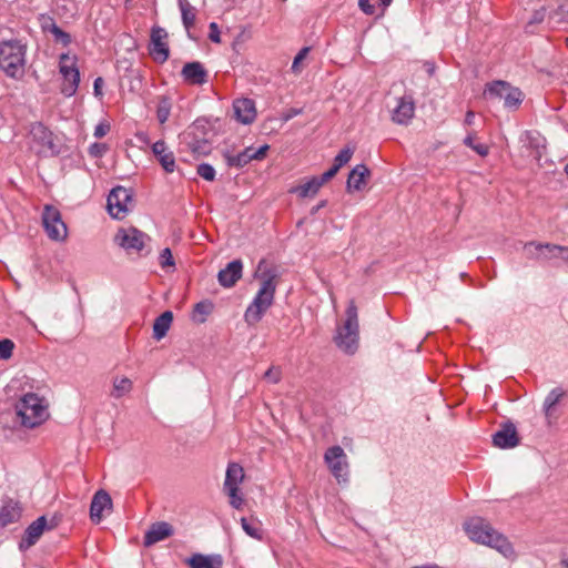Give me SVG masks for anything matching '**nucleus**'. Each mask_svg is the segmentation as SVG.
<instances>
[{"mask_svg":"<svg viewBox=\"0 0 568 568\" xmlns=\"http://www.w3.org/2000/svg\"><path fill=\"white\" fill-rule=\"evenodd\" d=\"M254 276L261 281V286L244 313V320L251 326L257 324L273 305L280 272L276 266L261 260Z\"/></svg>","mask_w":568,"mask_h":568,"instance_id":"obj_1","label":"nucleus"},{"mask_svg":"<svg viewBox=\"0 0 568 568\" xmlns=\"http://www.w3.org/2000/svg\"><path fill=\"white\" fill-rule=\"evenodd\" d=\"M464 528L473 541L495 548L505 557L514 554L513 546L507 538L494 529L486 519L473 517L464 524Z\"/></svg>","mask_w":568,"mask_h":568,"instance_id":"obj_2","label":"nucleus"},{"mask_svg":"<svg viewBox=\"0 0 568 568\" xmlns=\"http://www.w3.org/2000/svg\"><path fill=\"white\" fill-rule=\"evenodd\" d=\"M212 131L203 120H196L179 136L182 151H189L195 156L207 155L212 151Z\"/></svg>","mask_w":568,"mask_h":568,"instance_id":"obj_3","label":"nucleus"},{"mask_svg":"<svg viewBox=\"0 0 568 568\" xmlns=\"http://www.w3.org/2000/svg\"><path fill=\"white\" fill-rule=\"evenodd\" d=\"M27 45L19 39L0 41V69L10 78L24 73Z\"/></svg>","mask_w":568,"mask_h":568,"instance_id":"obj_4","label":"nucleus"},{"mask_svg":"<svg viewBox=\"0 0 568 568\" xmlns=\"http://www.w3.org/2000/svg\"><path fill=\"white\" fill-rule=\"evenodd\" d=\"M16 414L23 427L34 428L44 423L49 416L44 399L34 393L23 395L16 404Z\"/></svg>","mask_w":568,"mask_h":568,"instance_id":"obj_5","label":"nucleus"},{"mask_svg":"<svg viewBox=\"0 0 568 568\" xmlns=\"http://www.w3.org/2000/svg\"><path fill=\"white\" fill-rule=\"evenodd\" d=\"M346 320L337 329L335 342L347 354H354L358 346V314L354 300H351L346 308Z\"/></svg>","mask_w":568,"mask_h":568,"instance_id":"obj_6","label":"nucleus"},{"mask_svg":"<svg viewBox=\"0 0 568 568\" xmlns=\"http://www.w3.org/2000/svg\"><path fill=\"white\" fill-rule=\"evenodd\" d=\"M484 95L487 99L503 100L504 106L511 111L518 110L525 98V94L519 88L503 80H496L487 83L484 90Z\"/></svg>","mask_w":568,"mask_h":568,"instance_id":"obj_7","label":"nucleus"},{"mask_svg":"<svg viewBox=\"0 0 568 568\" xmlns=\"http://www.w3.org/2000/svg\"><path fill=\"white\" fill-rule=\"evenodd\" d=\"M567 251L568 248L566 246L535 241L526 243L523 247L524 255L527 260L540 264H555L558 258H564V254Z\"/></svg>","mask_w":568,"mask_h":568,"instance_id":"obj_8","label":"nucleus"},{"mask_svg":"<svg viewBox=\"0 0 568 568\" xmlns=\"http://www.w3.org/2000/svg\"><path fill=\"white\" fill-rule=\"evenodd\" d=\"M59 70L63 77L61 93L68 98L74 95L80 83L77 58L70 57L68 53H62L60 55Z\"/></svg>","mask_w":568,"mask_h":568,"instance_id":"obj_9","label":"nucleus"},{"mask_svg":"<svg viewBox=\"0 0 568 568\" xmlns=\"http://www.w3.org/2000/svg\"><path fill=\"white\" fill-rule=\"evenodd\" d=\"M60 523V517L53 516L48 520L45 516H40L32 521L27 529L19 542V549L26 551L38 542L40 537L45 530L54 529Z\"/></svg>","mask_w":568,"mask_h":568,"instance_id":"obj_10","label":"nucleus"},{"mask_svg":"<svg viewBox=\"0 0 568 568\" xmlns=\"http://www.w3.org/2000/svg\"><path fill=\"white\" fill-rule=\"evenodd\" d=\"M150 237L135 227H121L114 235V243L122 247L128 254H140Z\"/></svg>","mask_w":568,"mask_h":568,"instance_id":"obj_11","label":"nucleus"},{"mask_svg":"<svg viewBox=\"0 0 568 568\" xmlns=\"http://www.w3.org/2000/svg\"><path fill=\"white\" fill-rule=\"evenodd\" d=\"M324 460L338 483H346L348 480L347 456L341 446L329 447L325 452Z\"/></svg>","mask_w":568,"mask_h":568,"instance_id":"obj_12","label":"nucleus"},{"mask_svg":"<svg viewBox=\"0 0 568 568\" xmlns=\"http://www.w3.org/2000/svg\"><path fill=\"white\" fill-rule=\"evenodd\" d=\"M42 223L49 239L53 241H63L67 237V225L62 221L61 213L57 207L52 205L44 206Z\"/></svg>","mask_w":568,"mask_h":568,"instance_id":"obj_13","label":"nucleus"},{"mask_svg":"<svg viewBox=\"0 0 568 568\" xmlns=\"http://www.w3.org/2000/svg\"><path fill=\"white\" fill-rule=\"evenodd\" d=\"M566 398V390L561 387H556L546 396L542 405V410L546 417L547 425L552 427L557 425L558 419L562 416L565 406L562 400Z\"/></svg>","mask_w":568,"mask_h":568,"instance_id":"obj_14","label":"nucleus"},{"mask_svg":"<svg viewBox=\"0 0 568 568\" xmlns=\"http://www.w3.org/2000/svg\"><path fill=\"white\" fill-rule=\"evenodd\" d=\"M132 203L131 191L124 186H115L108 196V211L112 217L122 219L129 212Z\"/></svg>","mask_w":568,"mask_h":568,"instance_id":"obj_15","label":"nucleus"},{"mask_svg":"<svg viewBox=\"0 0 568 568\" xmlns=\"http://www.w3.org/2000/svg\"><path fill=\"white\" fill-rule=\"evenodd\" d=\"M30 135L37 144L41 146L40 153L45 155H58L60 153L59 145L54 142L53 133L41 122L31 124Z\"/></svg>","mask_w":568,"mask_h":568,"instance_id":"obj_16","label":"nucleus"},{"mask_svg":"<svg viewBox=\"0 0 568 568\" xmlns=\"http://www.w3.org/2000/svg\"><path fill=\"white\" fill-rule=\"evenodd\" d=\"M166 39L168 32L164 28L154 26L151 29L149 53L159 63H164L170 55Z\"/></svg>","mask_w":568,"mask_h":568,"instance_id":"obj_17","label":"nucleus"},{"mask_svg":"<svg viewBox=\"0 0 568 568\" xmlns=\"http://www.w3.org/2000/svg\"><path fill=\"white\" fill-rule=\"evenodd\" d=\"M520 436L516 426L511 422H505L499 425V429L493 435V444L500 449H510L518 446Z\"/></svg>","mask_w":568,"mask_h":568,"instance_id":"obj_18","label":"nucleus"},{"mask_svg":"<svg viewBox=\"0 0 568 568\" xmlns=\"http://www.w3.org/2000/svg\"><path fill=\"white\" fill-rule=\"evenodd\" d=\"M112 509V499L108 491L104 489L98 490L91 500L90 518L94 524L102 520V513Z\"/></svg>","mask_w":568,"mask_h":568,"instance_id":"obj_19","label":"nucleus"},{"mask_svg":"<svg viewBox=\"0 0 568 568\" xmlns=\"http://www.w3.org/2000/svg\"><path fill=\"white\" fill-rule=\"evenodd\" d=\"M174 534V528L166 521L153 523L144 535L143 545L150 547L159 541H162Z\"/></svg>","mask_w":568,"mask_h":568,"instance_id":"obj_20","label":"nucleus"},{"mask_svg":"<svg viewBox=\"0 0 568 568\" xmlns=\"http://www.w3.org/2000/svg\"><path fill=\"white\" fill-rule=\"evenodd\" d=\"M415 113V103L412 97L404 95L398 99L397 105L392 111V120L397 124H408Z\"/></svg>","mask_w":568,"mask_h":568,"instance_id":"obj_21","label":"nucleus"},{"mask_svg":"<svg viewBox=\"0 0 568 568\" xmlns=\"http://www.w3.org/2000/svg\"><path fill=\"white\" fill-rule=\"evenodd\" d=\"M181 75L186 83L193 85H202L207 81V71L199 61L185 63L182 68Z\"/></svg>","mask_w":568,"mask_h":568,"instance_id":"obj_22","label":"nucleus"},{"mask_svg":"<svg viewBox=\"0 0 568 568\" xmlns=\"http://www.w3.org/2000/svg\"><path fill=\"white\" fill-rule=\"evenodd\" d=\"M243 263L241 260L230 262L225 268H222L217 274L219 283L223 287H233L236 282L242 277Z\"/></svg>","mask_w":568,"mask_h":568,"instance_id":"obj_23","label":"nucleus"},{"mask_svg":"<svg viewBox=\"0 0 568 568\" xmlns=\"http://www.w3.org/2000/svg\"><path fill=\"white\" fill-rule=\"evenodd\" d=\"M233 110L239 122L250 124L256 116L255 103L253 100L243 98L233 102Z\"/></svg>","mask_w":568,"mask_h":568,"instance_id":"obj_24","label":"nucleus"},{"mask_svg":"<svg viewBox=\"0 0 568 568\" xmlns=\"http://www.w3.org/2000/svg\"><path fill=\"white\" fill-rule=\"evenodd\" d=\"M152 152L156 160L166 173H172L175 170V158L172 151H170L163 140L156 141L152 145Z\"/></svg>","mask_w":568,"mask_h":568,"instance_id":"obj_25","label":"nucleus"},{"mask_svg":"<svg viewBox=\"0 0 568 568\" xmlns=\"http://www.w3.org/2000/svg\"><path fill=\"white\" fill-rule=\"evenodd\" d=\"M22 515V508L18 501L9 499L3 501L0 507V527H7L8 525L19 521Z\"/></svg>","mask_w":568,"mask_h":568,"instance_id":"obj_26","label":"nucleus"},{"mask_svg":"<svg viewBox=\"0 0 568 568\" xmlns=\"http://www.w3.org/2000/svg\"><path fill=\"white\" fill-rule=\"evenodd\" d=\"M524 145L531 151V155L536 161L541 159L546 149V139L537 131H526L521 139Z\"/></svg>","mask_w":568,"mask_h":568,"instance_id":"obj_27","label":"nucleus"},{"mask_svg":"<svg viewBox=\"0 0 568 568\" xmlns=\"http://www.w3.org/2000/svg\"><path fill=\"white\" fill-rule=\"evenodd\" d=\"M371 171L365 164H357L348 174L346 189L348 192L362 191L366 186V178Z\"/></svg>","mask_w":568,"mask_h":568,"instance_id":"obj_28","label":"nucleus"},{"mask_svg":"<svg viewBox=\"0 0 568 568\" xmlns=\"http://www.w3.org/2000/svg\"><path fill=\"white\" fill-rule=\"evenodd\" d=\"M191 568H222L223 557L221 555L194 554L186 559Z\"/></svg>","mask_w":568,"mask_h":568,"instance_id":"obj_29","label":"nucleus"},{"mask_svg":"<svg viewBox=\"0 0 568 568\" xmlns=\"http://www.w3.org/2000/svg\"><path fill=\"white\" fill-rule=\"evenodd\" d=\"M244 479V469L237 463H230L226 468L225 480L223 485L224 488H230L232 494H234L235 488H239V485Z\"/></svg>","mask_w":568,"mask_h":568,"instance_id":"obj_30","label":"nucleus"},{"mask_svg":"<svg viewBox=\"0 0 568 568\" xmlns=\"http://www.w3.org/2000/svg\"><path fill=\"white\" fill-rule=\"evenodd\" d=\"M172 322L173 313L171 311H165L158 316L153 324V337L156 341L162 339L170 329Z\"/></svg>","mask_w":568,"mask_h":568,"instance_id":"obj_31","label":"nucleus"},{"mask_svg":"<svg viewBox=\"0 0 568 568\" xmlns=\"http://www.w3.org/2000/svg\"><path fill=\"white\" fill-rule=\"evenodd\" d=\"M213 310L214 303L210 300H203L194 305L191 318L194 323L203 324L206 322L207 316L212 314Z\"/></svg>","mask_w":568,"mask_h":568,"instance_id":"obj_32","label":"nucleus"},{"mask_svg":"<svg viewBox=\"0 0 568 568\" xmlns=\"http://www.w3.org/2000/svg\"><path fill=\"white\" fill-rule=\"evenodd\" d=\"M321 185L317 180L313 176L310 181L304 184L293 186L288 190L290 193L296 194L301 199L314 197L321 190Z\"/></svg>","mask_w":568,"mask_h":568,"instance_id":"obj_33","label":"nucleus"},{"mask_svg":"<svg viewBox=\"0 0 568 568\" xmlns=\"http://www.w3.org/2000/svg\"><path fill=\"white\" fill-rule=\"evenodd\" d=\"M179 7L182 14V22L187 33L194 27L196 20V9L187 0H180ZM191 37V34H189Z\"/></svg>","mask_w":568,"mask_h":568,"instance_id":"obj_34","label":"nucleus"},{"mask_svg":"<svg viewBox=\"0 0 568 568\" xmlns=\"http://www.w3.org/2000/svg\"><path fill=\"white\" fill-rule=\"evenodd\" d=\"M226 164L232 168H244L246 164H248L252 161L251 155V146L246 148L242 152H240L236 155H232L230 153L224 154Z\"/></svg>","mask_w":568,"mask_h":568,"instance_id":"obj_35","label":"nucleus"},{"mask_svg":"<svg viewBox=\"0 0 568 568\" xmlns=\"http://www.w3.org/2000/svg\"><path fill=\"white\" fill-rule=\"evenodd\" d=\"M241 526H242L243 530L245 531V534L248 535L250 537L257 539V540L262 539L263 534H262V529H261V523L256 518L242 517Z\"/></svg>","mask_w":568,"mask_h":568,"instance_id":"obj_36","label":"nucleus"},{"mask_svg":"<svg viewBox=\"0 0 568 568\" xmlns=\"http://www.w3.org/2000/svg\"><path fill=\"white\" fill-rule=\"evenodd\" d=\"M132 389V382L128 377L114 378L111 396L120 398Z\"/></svg>","mask_w":568,"mask_h":568,"instance_id":"obj_37","label":"nucleus"},{"mask_svg":"<svg viewBox=\"0 0 568 568\" xmlns=\"http://www.w3.org/2000/svg\"><path fill=\"white\" fill-rule=\"evenodd\" d=\"M172 103L170 98L161 97L156 108V118L161 124L165 123L171 113Z\"/></svg>","mask_w":568,"mask_h":568,"instance_id":"obj_38","label":"nucleus"},{"mask_svg":"<svg viewBox=\"0 0 568 568\" xmlns=\"http://www.w3.org/2000/svg\"><path fill=\"white\" fill-rule=\"evenodd\" d=\"M464 144L483 158L487 156L489 153V148L486 144L475 143V133H468L464 139Z\"/></svg>","mask_w":568,"mask_h":568,"instance_id":"obj_39","label":"nucleus"},{"mask_svg":"<svg viewBox=\"0 0 568 568\" xmlns=\"http://www.w3.org/2000/svg\"><path fill=\"white\" fill-rule=\"evenodd\" d=\"M376 2H379L384 7H388L392 0H358V7L364 13L372 16L375 13Z\"/></svg>","mask_w":568,"mask_h":568,"instance_id":"obj_40","label":"nucleus"},{"mask_svg":"<svg viewBox=\"0 0 568 568\" xmlns=\"http://www.w3.org/2000/svg\"><path fill=\"white\" fill-rule=\"evenodd\" d=\"M354 153V149L351 148H344L342 149L334 159L333 168H335L337 171L349 162L352 159V155Z\"/></svg>","mask_w":568,"mask_h":568,"instance_id":"obj_41","label":"nucleus"},{"mask_svg":"<svg viewBox=\"0 0 568 568\" xmlns=\"http://www.w3.org/2000/svg\"><path fill=\"white\" fill-rule=\"evenodd\" d=\"M51 34L57 43H61L64 47H68L72 41L71 36L63 31L58 24H52Z\"/></svg>","mask_w":568,"mask_h":568,"instance_id":"obj_42","label":"nucleus"},{"mask_svg":"<svg viewBox=\"0 0 568 568\" xmlns=\"http://www.w3.org/2000/svg\"><path fill=\"white\" fill-rule=\"evenodd\" d=\"M196 173L206 181H214L215 179V170L209 163H201L197 165Z\"/></svg>","mask_w":568,"mask_h":568,"instance_id":"obj_43","label":"nucleus"},{"mask_svg":"<svg viewBox=\"0 0 568 568\" xmlns=\"http://www.w3.org/2000/svg\"><path fill=\"white\" fill-rule=\"evenodd\" d=\"M223 490L230 497L231 506L240 509L244 501L242 495L240 494V488H235L234 494H232L230 488H224Z\"/></svg>","mask_w":568,"mask_h":568,"instance_id":"obj_44","label":"nucleus"},{"mask_svg":"<svg viewBox=\"0 0 568 568\" xmlns=\"http://www.w3.org/2000/svg\"><path fill=\"white\" fill-rule=\"evenodd\" d=\"M14 344L11 339H0V358L8 359L12 356Z\"/></svg>","mask_w":568,"mask_h":568,"instance_id":"obj_45","label":"nucleus"},{"mask_svg":"<svg viewBox=\"0 0 568 568\" xmlns=\"http://www.w3.org/2000/svg\"><path fill=\"white\" fill-rule=\"evenodd\" d=\"M270 383L277 384L282 378V371L278 366H271L263 375Z\"/></svg>","mask_w":568,"mask_h":568,"instance_id":"obj_46","label":"nucleus"},{"mask_svg":"<svg viewBox=\"0 0 568 568\" xmlns=\"http://www.w3.org/2000/svg\"><path fill=\"white\" fill-rule=\"evenodd\" d=\"M159 260H160V265L162 268H166V267H171V266L175 265L172 252L169 247H165L164 250H162V252L160 253Z\"/></svg>","mask_w":568,"mask_h":568,"instance_id":"obj_47","label":"nucleus"},{"mask_svg":"<svg viewBox=\"0 0 568 568\" xmlns=\"http://www.w3.org/2000/svg\"><path fill=\"white\" fill-rule=\"evenodd\" d=\"M108 151L105 143H93L89 146V154L93 158H102Z\"/></svg>","mask_w":568,"mask_h":568,"instance_id":"obj_48","label":"nucleus"},{"mask_svg":"<svg viewBox=\"0 0 568 568\" xmlns=\"http://www.w3.org/2000/svg\"><path fill=\"white\" fill-rule=\"evenodd\" d=\"M310 52V48L305 47L300 50V52L296 54V57L293 60L292 63V70L294 72H298L300 68L298 64L306 58L307 53Z\"/></svg>","mask_w":568,"mask_h":568,"instance_id":"obj_49","label":"nucleus"},{"mask_svg":"<svg viewBox=\"0 0 568 568\" xmlns=\"http://www.w3.org/2000/svg\"><path fill=\"white\" fill-rule=\"evenodd\" d=\"M210 32H209V39L214 43L221 42V32L220 28L216 22H211L209 26Z\"/></svg>","mask_w":568,"mask_h":568,"instance_id":"obj_50","label":"nucleus"},{"mask_svg":"<svg viewBox=\"0 0 568 568\" xmlns=\"http://www.w3.org/2000/svg\"><path fill=\"white\" fill-rule=\"evenodd\" d=\"M337 170L335 168H331L329 170H327L326 172H324L322 175L320 176H314L317 182L320 183L321 186H323L325 183H327L331 179H333L336 174H337Z\"/></svg>","mask_w":568,"mask_h":568,"instance_id":"obj_51","label":"nucleus"},{"mask_svg":"<svg viewBox=\"0 0 568 568\" xmlns=\"http://www.w3.org/2000/svg\"><path fill=\"white\" fill-rule=\"evenodd\" d=\"M110 131V124L108 122H100L95 129L93 135L97 139H102L104 135H106Z\"/></svg>","mask_w":568,"mask_h":568,"instance_id":"obj_52","label":"nucleus"},{"mask_svg":"<svg viewBox=\"0 0 568 568\" xmlns=\"http://www.w3.org/2000/svg\"><path fill=\"white\" fill-rule=\"evenodd\" d=\"M270 146L267 144H264L260 146L258 149H254L251 146V155L252 160H262L266 156V153L268 151Z\"/></svg>","mask_w":568,"mask_h":568,"instance_id":"obj_53","label":"nucleus"},{"mask_svg":"<svg viewBox=\"0 0 568 568\" xmlns=\"http://www.w3.org/2000/svg\"><path fill=\"white\" fill-rule=\"evenodd\" d=\"M52 24H57V23L51 17L44 18L43 23H42V30L44 32L51 33Z\"/></svg>","mask_w":568,"mask_h":568,"instance_id":"obj_54","label":"nucleus"},{"mask_svg":"<svg viewBox=\"0 0 568 568\" xmlns=\"http://www.w3.org/2000/svg\"><path fill=\"white\" fill-rule=\"evenodd\" d=\"M102 85H103V79L100 77L97 78L93 83V90H94V94L97 97L102 95Z\"/></svg>","mask_w":568,"mask_h":568,"instance_id":"obj_55","label":"nucleus"},{"mask_svg":"<svg viewBox=\"0 0 568 568\" xmlns=\"http://www.w3.org/2000/svg\"><path fill=\"white\" fill-rule=\"evenodd\" d=\"M327 205V200L320 201L315 206L311 209V215H315L321 209Z\"/></svg>","mask_w":568,"mask_h":568,"instance_id":"obj_56","label":"nucleus"},{"mask_svg":"<svg viewBox=\"0 0 568 568\" xmlns=\"http://www.w3.org/2000/svg\"><path fill=\"white\" fill-rule=\"evenodd\" d=\"M424 67L429 77L434 75L436 67L433 62H425Z\"/></svg>","mask_w":568,"mask_h":568,"instance_id":"obj_57","label":"nucleus"},{"mask_svg":"<svg viewBox=\"0 0 568 568\" xmlns=\"http://www.w3.org/2000/svg\"><path fill=\"white\" fill-rule=\"evenodd\" d=\"M474 119H475V113L473 111H467L466 116H465V124L471 125L474 123Z\"/></svg>","mask_w":568,"mask_h":568,"instance_id":"obj_58","label":"nucleus"},{"mask_svg":"<svg viewBox=\"0 0 568 568\" xmlns=\"http://www.w3.org/2000/svg\"><path fill=\"white\" fill-rule=\"evenodd\" d=\"M301 112H302V110H301V109H291V110L288 111V113L285 115V120H290V119H292L293 116H295V115L300 114Z\"/></svg>","mask_w":568,"mask_h":568,"instance_id":"obj_59","label":"nucleus"},{"mask_svg":"<svg viewBox=\"0 0 568 568\" xmlns=\"http://www.w3.org/2000/svg\"><path fill=\"white\" fill-rule=\"evenodd\" d=\"M412 568H444L437 564H428V565H422V566H414Z\"/></svg>","mask_w":568,"mask_h":568,"instance_id":"obj_60","label":"nucleus"},{"mask_svg":"<svg viewBox=\"0 0 568 568\" xmlns=\"http://www.w3.org/2000/svg\"><path fill=\"white\" fill-rule=\"evenodd\" d=\"M561 565L568 568V559H561Z\"/></svg>","mask_w":568,"mask_h":568,"instance_id":"obj_61","label":"nucleus"},{"mask_svg":"<svg viewBox=\"0 0 568 568\" xmlns=\"http://www.w3.org/2000/svg\"><path fill=\"white\" fill-rule=\"evenodd\" d=\"M564 172H565L566 174H568V164H566V165L564 166Z\"/></svg>","mask_w":568,"mask_h":568,"instance_id":"obj_62","label":"nucleus"}]
</instances>
